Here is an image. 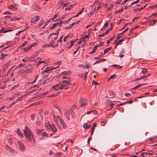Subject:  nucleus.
<instances>
[{
	"label": "nucleus",
	"mask_w": 157,
	"mask_h": 157,
	"mask_svg": "<svg viewBox=\"0 0 157 157\" xmlns=\"http://www.w3.org/2000/svg\"><path fill=\"white\" fill-rule=\"evenodd\" d=\"M24 134L28 141H33L34 142H35V139L34 137V135L27 126H26L25 128Z\"/></svg>",
	"instance_id": "nucleus-1"
},
{
	"label": "nucleus",
	"mask_w": 157,
	"mask_h": 157,
	"mask_svg": "<svg viewBox=\"0 0 157 157\" xmlns=\"http://www.w3.org/2000/svg\"><path fill=\"white\" fill-rule=\"evenodd\" d=\"M64 89L62 83H60L59 84L55 85V86H52L51 89H55L56 90H62Z\"/></svg>",
	"instance_id": "nucleus-2"
},
{
	"label": "nucleus",
	"mask_w": 157,
	"mask_h": 157,
	"mask_svg": "<svg viewBox=\"0 0 157 157\" xmlns=\"http://www.w3.org/2000/svg\"><path fill=\"white\" fill-rule=\"evenodd\" d=\"M17 143L19 146V148L20 150L22 151H25V148L23 143L19 141H17Z\"/></svg>",
	"instance_id": "nucleus-3"
},
{
	"label": "nucleus",
	"mask_w": 157,
	"mask_h": 157,
	"mask_svg": "<svg viewBox=\"0 0 157 157\" xmlns=\"http://www.w3.org/2000/svg\"><path fill=\"white\" fill-rule=\"evenodd\" d=\"M62 84L63 88H64V87L67 86V85H71V83L68 80L63 81L62 82Z\"/></svg>",
	"instance_id": "nucleus-4"
},
{
	"label": "nucleus",
	"mask_w": 157,
	"mask_h": 157,
	"mask_svg": "<svg viewBox=\"0 0 157 157\" xmlns=\"http://www.w3.org/2000/svg\"><path fill=\"white\" fill-rule=\"evenodd\" d=\"M59 66H58L57 67H47L45 69L44 71L42 72V74H44V73L48 72V71H50L52 69H55L59 67Z\"/></svg>",
	"instance_id": "nucleus-5"
},
{
	"label": "nucleus",
	"mask_w": 157,
	"mask_h": 157,
	"mask_svg": "<svg viewBox=\"0 0 157 157\" xmlns=\"http://www.w3.org/2000/svg\"><path fill=\"white\" fill-rule=\"evenodd\" d=\"M87 102V99L82 98L81 99L80 102H79L81 106H84L86 105Z\"/></svg>",
	"instance_id": "nucleus-6"
},
{
	"label": "nucleus",
	"mask_w": 157,
	"mask_h": 157,
	"mask_svg": "<svg viewBox=\"0 0 157 157\" xmlns=\"http://www.w3.org/2000/svg\"><path fill=\"white\" fill-rule=\"evenodd\" d=\"M39 18L40 17L39 16H36L35 17L31 19L30 22L32 23H34L35 22L37 21Z\"/></svg>",
	"instance_id": "nucleus-7"
},
{
	"label": "nucleus",
	"mask_w": 157,
	"mask_h": 157,
	"mask_svg": "<svg viewBox=\"0 0 157 157\" xmlns=\"http://www.w3.org/2000/svg\"><path fill=\"white\" fill-rule=\"evenodd\" d=\"M25 70H26L27 71H26V72H29L30 73L32 72V66L30 65H28L26 66H25Z\"/></svg>",
	"instance_id": "nucleus-8"
},
{
	"label": "nucleus",
	"mask_w": 157,
	"mask_h": 157,
	"mask_svg": "<svg viewBox=\"0 0 157 157\" xmlns=\"http://www.w3.org/2000/svg\"><path fill=\"white\" fill-rule=\"evenodd\" d=\"M40 135L41 136H48V135L47 134L46 132H44V130H40Z\"/></svg>",
	"instance_id": "nucleus-9"
},
{
	"label": "nucleus",
	"mask_w": 157,
	"mask_h": 157,
	"mask_svg": "<svg viewBox=\"0 0 157 157\" xmlns=\"http://www.w3.org/2000/svg\"><path fill=\"white\" fill-rule=\"evenodd\" d=\"M35 57L34 56H32L30 57H26V61H27V62H28L29 61L33 62L34 60V58Z\"/></svg>",
	"instance_id": "nucleus-10"
},
{
	"label": "nucleus",
	"mask_w": 157,
	"mask_h": 157,
	"mask_svg": "<svg viewBox=\"0 0 157 157\" xmlns=\"http://www.w3.org/2000/svg\"><path fill=\"white\" fill-rule=\"evenodd\" d=\"M52 115L53 117V120H54L55 122L57 123V125H58L59 123H57L58 121V119L57 118V117L56 116L55 114L54 113L52 114Z\"/></svg>",
	"instance_id": "nucleus-11"
},
{
	"label": "nucleus",
	"mask_w": 157,
	"mask_h": 157,
	"mask_svg": "<svg viewBox=\"0 0 157 157\" xmlns=\"http://www.w3.org/2000/svg\"><path fill=\"white\" fill-rule=\"evenodd\" d=\"M58 118L59 120L60 124H62V125H63L64 127H66V124L64 123L63 121L60 118L59 116H58Z\"/></svg>",
	"instance_id": "nucleus-12"
},
{
	"label": "nucleus",
	"mask_w": 157,
	"mask_h": 157,
	"mask_svg": "<svg viewBox=\"0 0 157 157\" xmlns=\"http://www.w3.org/2000/svg\"><path fill=\"white\" fill-rule=\"evenodd\" d=\"M50 129H52V131L54 133L56 132L57 131L56 128L54 124L52 125Z\"/></svg>",
	"instance_id": "nucleus-13"
},
{
	"label": "nucleus",
	"mask_w": 157,
	"mask_h": 157,
	"mask_svg": "<svg viewBox=\"0 0 157 157\" xmlns=\"http://www.w3.org/2000/svg\"><path fill=\"white\" fill-rule=\"evenodd\" d=\"M53 79V77H52L50 78H49L48 79H45L44 81V84L45 83H48V82H50L51 81H52Z\"/></svg>",
	"instance_id": "nucleus-14"
},
{
	"label": "nucleus",
	"mask_w": 157,
	"mask_h": 157,
	"mask_svg": "<svg viewBox=\"0 0 157 157\" xmlns=\"http://www.w3.org/2000/svg\"><path fill=\"white\" fill-rule=\"evenodd\" d=\"M148 84L147 83H144V84H140L136 86H135L133 88H132V89H136L137 88L140 87L141 86H144L145 85H146V84Z\"/></svg>",
	"instance_id": "nucleus-15"
},
{
	"label": "nucleus",
	"mask_w": 157,
	"mask_h": 157,
	"mask_svg": "<svg viewBox=\"0 0 157 157\" xmlns=\"http://www.w3.org/2000/svg\"><path fill=\"white\" fill-rule=\"evenodd\" d=\"M17 135L20 136V137H22L23 136L22 134L21 133V132L20 131V130L19 129H17Z\"/></svg>",
	"instance_id": "nucleus-16"
},
{
	"label": "nucleus",
	"mask_w": 157,
	"mask_h": 157,
	"mask_svg": "<svg viewBox=\"0 0 157 157\" xmlns=\"http://www.w3.org/2000/svg\"><path fill=\"white\" fill-rule=\"evenodd\" d=\"M62 74L63 75H69L71 74V71H64L62 72Z\"/></svg>",
	"instance_id": "nucleus-17"
},
{
	"label": "nucleus",
	"mask_w": 157,
	"mask_h": 157,
	"mask_svg": "<svg viewBox=\"0 0 157 157\" xmlns=\"http://www.w3.org/2000/svg\"><path fill=\"white\" fill-rule=\"evenodd\" d=\"M7 149L8 150V151L11 153V154H12V152L13 153V149L9 146H7Z\"/></svg>",
	"instance_id": "nucleus-18"
},
{
	"label": "nucleus",
	"mask_w": 157,
	"mask_h": 157,
	"mask_svg": "<svg viewBox=\"0 0 157 157\" xmlns=\"http://www.w3.org/2000/svg\"><path fill=\"white\" fill-rule=\"evenodd\" d=\"M108 25V22H106L104 25L103 27L101 29V30H105L106 28Z\"/></svg>",
	"instance_id": "nucleus-19"
},
{
	"label": "nucleus",
	"mask_w": 157,
	"mask_h": 157,
	"mask_svg": "<svg viewBox=\"0 0 157 157\" xmlns=\"http://www.w3.org/2000/svg\"><path fill=\"white\" fill-rule=\"evenodd\" d=\"M111 47H109L106 49H105L104 51V54H105L106 53H107L111 49Z\"/></svg>",
	"instance_id": "nucleus-20"
},
{
	"label": "nucleus",
	"mask_w": 157,
	"mask_h": 157,
	"mask_svg": "<svg viewBox=\"0 0 157 157\" xmlns=\"http://www.w3.org/2000/svg\"><path fill=\"white\" fill-rule=\"evenodd\" d=\"M80 21H78L77 22H74L72 24H71L69 27H68V28H69L70 29H71L72 27L74 25H75L78 23V22Z\"/></svg>",
	"instance_id": "nucleus-21"
},
{
	"label": "nucleus",
	"mask_w": 157,
	"mask_h": 157,
	"mask_svg": "<svg viewBox=\"0 0 157 157\" xmlns=\"http://www.w3.org/2000/svg\"><path fill=\"white\" fill-rule=\"evenodd\" d=\"M45 126L46 128L49 129H50L51 127L50 124H49L48 123H46L45 124Z\"/></svg>",
	"instance_id": "nucleus-22"
},
{
	"label": "nucleus",
	"mask_w": 157,
	"mask_h": 157,
	"mask_svg": "<svg viewBox=\"0 0 157 157\" xmlns=\"http://www.w3.org/2000/svg\"><path fill=\"white\" fill-rule=\"evenodd\" d=\"M112 67H114L116 68H119V69H121L122 67V66H119L115 64L113 65L112 66Z\"/></svg>",
	"instance_id": "nucleus-23"
},
{
	"label": "nucleus",
	"mask_w": 157,
	"mask_h": 157,
	"mask_svg": "<svg viewBox=\"0 0 157 157\" xmlns=\"http://www.w3.org/2000/svg\"><path fill=\"white\" fill-rule=\"evenodd\" d=\"M124 10V8H121V9L117 10L116 11V13L117 14L119 13H120L122 12Z\"/></svg>",
	"instance_id": "nucleus-24"
},
{
	"label": "nucleus",
	"mask_w": 157,
	"mask_h": 157,
	"mask_svg": "<svg viewBox=\"0 0 157 157\" xmlns=\"http://www.w3.org/2000/svg\"><path fill=\"white\" fill-rule=\"evenodd\" d=\"M73 6V5H70L68 7L66 8H65V10H70L71 8H72Z\"/></svg>",
	"instance_id": "nucleus-25"
},
{
	"label": "nucleus",
	"mask_w": 157,
	"mask_h": 157,
	"mask_svg": "<svg viewBox=\"0 0 157 157\" xmlns=\"http://www.w3.org/2000/svg\"><path fill=\"white\" fill-rule=\"evenodd\" d=\"M40 130L38 129H36L35 130V132L38 135H40Z\"/></svg>",
	"instance_id": "nucleus-26"
},
{
	"label": "nucleus",
	"mask_w": 157,
	"mask_h": 157,
	"mask_svg": "<svg viewBox=\"0 0 157 157\" xmlns=\"http://www.w3.org/2000/svg\"><path fill=\"white\" fill-rule=\"evenodd\" d=\"M83 128L85 129H88L89 127L88 126L87 124L86 123H85L83 125Z\"/></svg>",
	"instance_id": "nucleus-27"
},
{
	"label": "nucleus",
	"mask_w": 157,
	"mask_h": 157,
	"mask_svg": "<svg viewBox=\"0 0 157 157\" xmlns=\"http://www.w3.org/2000/svg\"><path fill=\"white\" fill-rule=\"evenodd\" d=\"M7 55L5 54H2L1 56V59H4L6 56Z\"/></svg>",
	"instance_id": "nucleus-28"
},
{
	"label": "nucleus",
	"mask_w": 157,
	"mask_h": 157,
	"mask_svg": "<svg viewBox=\"0 0 157 157\" xmlns=\"http://www.w3.org/2000/svg\"><path fill=\"white\" fill-rule=\"evenodd\" d=\"M147 72V70L146 68H144L142 71V73L144 74Z\"/></svg>",
	"instance_id": "nucleus-29"
},
{
	"label": "nucleus",
	"mask_w": 157,
	"mask_h": 157,
	"mask_svg": "<svg viewBox=\"0 0 157 157\" xmlns=\"http://www.w3.org/2000/svg\"><path fill=\"white\" fill-rule=\"evenodd\" d=\"M124 40L123 39H122L119 40V41L117 42H116V43L117 45H119L120 43L123 42Z\"/></svg>",
	"instance_id": "nucleus-30"
},
{
	"label": "nucleus",
	"mask_w": 157,
	"mask_h": 157,
	"mask_svg": "<svg viewBox=\"0 0 157 157\" xmlns=\"http://www.w3.org/2000/svg\"><path fill=\"white\" fill-rule=\"evenodd\" d=\"M128 28L126 29H125L123 31V32H122V33H120L119 34H118V35H121V34L124 33H125L127 31H128Z\"/></svg>",
	"instance_id": "nucleus-31"
},
{
	"label": "nucleus",
	"mask_w": 157,
	"mask_h": 157,
	"mask_svg": "<svg viewBox=\"0 0 157 157\" xmlns=\"http://www.w3.org/2000/svg\"><path fill=\"white\" fill-rule=\"evenodd\" d=\"M116 76L115 74H114L111 75L109 78L108 80V81H109L112 78H114V77Z\"/></svg>",
	"instance_id": "nucleus-32"
},
{
	"label": "nucleus",
	"mask_w": 157,
	"mask_h": 157,
	"mask_svg": "<svg viewBox=\"0 0 157 157\" xmlns=\"http://www.w3.org/2000/svg\"><path fill=\"white\" fill-rule=\"evenodd\" d=\"M72 86L73 85L72 84L71 85H67V86L64 87V89H69L70 88H71Z\"/></svg>",
	"instance_id": "nucleus-33"
},
{
	"label": "nucleus",
	"mask_w": 157,
	"mask_h": 157,
	"mask_svg": "<svg viewBox=\"0 0 157 157\" xmlns=\"http://www.w3.org/2000/svg\"><path fill=\"white\" fill-rule=\"evenodd\" d=\"M54 42L53 41H52V42L50 43V44H48V47H51L52 46L53 47H54V46L53 45V44H54Z\"/></svg>",
	"instance_id": "nucleus-34"
},
{
	"label": "nucleus",
	"mask_w": 157,
	"mask_h": 157,
	"mask_svg": "<svg viewBox=\"0 0 157 157\" xmlns=\"http://www.w3.org/2000/svg\"><path fill=\"white\" fill-rule=\"evenodd\" d=\"M95 112H96L94 111V110H91V111H90L88 112L87 113V114H89L91 113H93L94 114H96V113H95Z\"/></svg>",
	"instance_id": "nucleus-35"
},
{
	"label": "nucleus",
	"mask_w": 157,
	"mask_h": 157,
	"mask_svg": "<svg viewBox=\"0 0 157 157\" xmlns=\"http://www.w3.org/2000/svg\"><path fill=\"white\" fill-rule=\"evenodd\" d=\"M24 72L26 73V72L23 70L21 69L19 71V74H21Z\"/></svg>",
	"instance_id": "nucleus-36"
},
{
	"label": "nucleus",
	"mask_w": 157,
	"mask_h": 157,
	"mask_svg": "<svg viewBox=\"0 0 157 157\" xmlns=\"http://www.w3.org/2000/svg\"><path fill=\"white\" fill-rule=\"evenodd\" d=\"M67 112L66 113H65V114L66 115V116L67 117V118L68 119V120H69L70 119V116H69V114H68L67 115Z\"/></svg>",
	"instance_id": "nucleus-37"
},
{
	"label": "nucleus",
	"mask_w": 157,
	"mask_h": 157,
	"mask_svg": "<svg viewBox=\"0 0 157 157\" xmlns=\"http://www.w3.org/2000/svg\"><path fill=\"white\" fill-rule=\"evenodd\" d=\"M50 20H48L47 21H46V22H45V25H44V26L43 27V28H44L50 22Z\"/></svg>",
	"instance_id": "nucleus-38"
},
{
	"label": "nucleus",
	"mask_w": 157,
	"mask_h": 157,
	"mask_svg": "<svg viewBox=\"0 0 157 157\" xmlns=\"http://www.w3.org/2000/svg\"><path fill=\"white\" fill-rule=\"evenodd\" d=\"M146 5L147 4L145 5H144V6L143 7H141V8H138V9H137V10H139V11H140V10H142L143 9L145 8Z\"/></svg>",
	"instance_id": "nucleus-39"
},
{
	"label": "nucleus",
	"mask_w": 157,
	"mask_h": 157,
	"mask_svg": "<svg viewBox=\"0 0 157 157\" xmlns=\"http://www.w3.org/2000/svg\"><path fill=\"white\" fill-rule=\"evenodd\" d=\"M139 2V0H137L136 1H135V2H132L131 4V5H133L136 3H137L138 2Z\"/></svg>",
	"instance_id": "nucleus-40"
},
{
	"label": "nucleus",
	"mask_w": 157,
	"mask_h": 157,
	"mask_svg": "<svg viewBox=\"0 0 157 157\" xmlns=\"http://www.w3.org/2000/svg\"><path fill=\"white\" fill-rule=\"evenodd\" d=\"M30 47V45L27 47H26L24 49L25 51L31 49V48Z\"/></svg>",
	"instance_id": "nucleus-41"
},
{
	"label": "nucleus",
	"mask_w": 157,
	"mask_h": 157,
	"mask_svg": "<svg viewBox=\"0 0 157 157\" xmlns=\"http://www.w3.org/2000/svg\"><path fill=\"white\" fill-rule=\"evenodd\" d=\"M124 95L126 97H129L131 95V94L129 93H125Z\"/></svg>",
	"instance_id": "nucleus-42"
},
{
	"label": "nucleus",
	"mask_w": 157,
	"mask_h": 157,
	"mask_svg": "<svg viewBox=\"0 0 157 157\" xmlns=\"http://www.w3.org/2000/svg\"><path fill=\"white\" fill-rule=\"evenodd\" d=\"M26 65V64H19V66H17V67H21L22 66H25Z\"/></svg>",
	"instance_id": "nucleus-43"
},
{
	"label": "nucleus",
	"mask_w": 157,
	"mask_h": 157,
	"mask_svg": "<svg viewBox=\"0 0 157 157\" xmlns=\"http://www.w3.org/2000/svg\"><path fill=\"white\" fill-rule=\"evenodd\" d=\"M15 104L14 102H12L10 104L8 107V108H11L12 106L14 104Z\"/></svg>",
	"instance_id": "nucleus-44"
},
{
	"label": "nucleus",
	"mask_w": 157,
	"mask_h": 157,
	"mask_svg": "<svg viewBox=\"0 0 157 157\" xmlns=\"http://www.w3.org/2000/svg\"><path fill=\"white\" fill-rule=\"evenodd\" d=\"M112 30V29L111 28H110L109 29L107 30L106 31V34H108L109 31H110Z\"/></svg>",
	"instance_id": "nucleus-45"
},
{
	"label": "nucleus",
	"mask_w": 157,
	"mask_h": 157,
	"mask_svg": "<svg viewBox=\"0 0 157 157\" xmlns=\"http://www.w3.org/2000/svg\"><path fill=\"white\" fill-rule=\"evenodd\" d=\"M56 24H53V25H52V26L50 28V29H54V28H55L56 27Z\"/></svg>",
	"instance_id": "nucleus-46"
},
{
	"label": "nucleus",
	"mask_w": 157,
	"mask_h": 157,
	"mask_svg": "<svg viewBox=\"0 0 157 157\" xmlns=\"http://www.w3.org/2000/svg\"><path fill=\"white\" fill-rule=\"evenodd\" d=\"M73 111L72 109H69V111L68 112H67V113H68V114H69L71 113Z\"/></svg>",
	"instance_id": "nucleus-47"
},
{
	"label": "nucleus",
	"mask_w": 157,
	"mask_h": 157,
	"mask_svg": "<svg viewBox=\"0 0 157 157\" xmlns=\"http://www.w3.org/2000/svg\"><path fill=\"white\" fill-rule=\"evenodd\" d=\"M70 44H71V45L70 47H69L68 48H70L71 47H72V46L73 45V44H74V43H73V41H71L70 42Z\"/></svg>",
	"instance_id": "nucleus-48"
},
{
	"label": "nucleus",
	"mask_w": 157,
	"mask_h": 157,
	"mask_svg": "<svg viewBox=\"0 0 157 157\" xmlns=\"http://www.w3.org/2000/svg\"><path fill=\"white\" fill-rule=\"evenodd\" d=\"M63 38V36H61L60 38L58 40V41H59V42H62V39Z\"/></svg>",
	"instance_id": "nucleus-49"
},
{
	"label": "nucleus",
	"mask_w": 157,
	"mask_h": 157,
	"mask_svg": "<svg viewBox=\"0 0 157 157\" xmlns=\"http://www.w3.org/2000/svg\"><path fill=\"white\" fill-rule=\"evenodd\" d=\"M118 36V35H117V37L116 39L114 42L115 43H116V40H118L119 39H120L121 37Z\"/></svg>",
	"instance_id": "nucleus-50"
},
{
	"label": "nucleus",
	"mask_w": 157,
	"mask_h": 157,
	"mask_svg": "<svg viewBox=\"0 0 157 157\" xmlns=\"http://www.w3.org/2000/svg\"><path fill=\"white\" fill-rule=\"evenodd\" d=\"M35 118V116L34 114H33L31 116V118L32 120H34Z\"/></svg>",
	"instance_id": "nucleus-51"
},
{
	"label": "nucleus",
	"mask_w": 157,
	"mask_h": 157,
	"mask_svg": "<svg viewBox=\"0 0 157 157\" xmlns=\"http://www.w3.org/2000/svg\"><path fill=\"white\" fill-rule=\"evenodd\" d=\"M134 28L131 29L129 30V33L130 34H132L133 33V30L134 29Z\"/></svg>",
	"instance_id": "nucleus-52"
},
{
	"label": "nucleus",
	"mask_w": 157,
	"mask_h": 157,
	"mask_svg": "<svg viewBox=\"0 0 157 157\" xmlns=\"http://www.w3.org/2000/svg\"><path fill=\"white\" fill-rule=\"evenodd\" d=\"M36 43H34L33 44H31L30 45V48H32L33 46H36Z\"/></svg>",
	"instance_id": "nucleus-53"
},
{
	"label": "nucleus",
	"mask_w": 157,
	"mask_h": 157,
	"mask_svg": "<svg viewBox=\"0 0 157 157\" xmlns=\"http://www.w3.org/2000/svg\"><path fill=\"white\" fill-rule=\"evenodd\" d=\"M133 102V101L132 100H130L129 101H127L126 102V103L128 104H131Z\"/></svg>",
	"instance_id": "nucleus-54"
},
{
	"label": "nucleus",
	"mask_w": 157,
	"mask_h": 157,
	"mask_svg": "<svg viewBox=\"0 0 157 157\" xmlns=\"http://www.w3.org/2000/svg\"><path fill=\"white\" fill-rule=\"evenodd\" d=\"M101 63V61L100 60V59L98 60L94 63V64H97L98 63Z\"/></svg>",
	"instance_id": "nucleus-55"
},
{
	"label": "nucleus",
	"mask_w": 157,
	"mask_h": 157,
	"mask_svg": "<svg viewBox=\"0 0 157 157\" xmlns=\"http://www.w3.org/2000/svg\"><path fill=\"white\" fill-rule=\"evenodd\" d=\"M98 47L102 46L103 45V42L101 43L100 44H97Z\"/></svg>",
	"instance_id": "nucleus-56"
},
{
	"label": "nucleus",
	"mask_w": 157,
	"mask_h": 157,
	"mask_svg": "<svg viewBox=\"0 0 157 157\" xmlns=\"http://www.w3.org/2000/svg\"><path fill=\"white\" fill-rule=\"evenodd\" d=\"M96 51V50H95L93 48V50L91 51L90 53H89L90 54H93Z\"/></svg>",
	"instance_id": "nucleus-57"
},
{
	"label": "nucleus",
	"mask_w": 157,
	"mask_h": 157,
	"mask_svg": "<svg viewBox=\"0 0 157 157\" xmlns=\"http://www.w3.org/2000/svg\"><path fill=\"white\" fill-rule=\"evenodd\" d=\"M145 154L147 155V153H143L141 154V155L142 157H144V156H145L144 155Z\"/></svg>",
	"instance_id": "nucleus-58"
},
{
	"label": "nucleus",
	"mask_w": 157,
	"mask_h": 157,
	"mask_svg": "<svg viewBox=\"0 0 157 157\" xmlns=\"http://www.w3.org/2000/svg\"><path fill=\"white\" fill-rule=\"evenodd\" d=\"M56 35L57 36L58 35V33H52V34H50V36H52V35Z\"/></svg>",
	"instance_id": "nucleus-59"
},
{
	"label": "nucleus",
	"mask_w": 157,
	"mask_h": 157,
	"mask_svg": "<svg viewBox=\"0 0 157 157\" xmlns=\"http://www.w3.org/2000/svg\"><path fill=\"white\" fill-rule=\"evenodd\" d=\"M13 8H14L15 9H17L18 7V5L16 4H14V6H13Z\"/></svg>",
	"instance_id": "nucleus-60"
},
{
	"label": "nucleus",
	"mask_w": 157,
	"mask_h": 157,
	"mask_svg": "<svg viewBox=\"0 0 157 157\" xmlns=\"http://www.w3.org/2000/svg\"><path fill=\"white\" fill-rule=\"evenodd\" d=\"M26 59H26V57H25V59H23L22 60L23 62H27V61L26 60Z\"/></svg>",
	"instance_id": "nucleus-61"
},
{
	"label": "nucleus",
	"mask_w": 157,
	"mask_h": 157,
	"mask_svg": "<svg viewBox=\"0 0 157 157\" xmlns=\"http://www.w3.org/2000/svg\"><path fill=\"white\" fill-rule=\"evenodd\" d=\"M27 41H25L24 43L21 45V46H25V45L26 44H27Z\"/></svg>",
	"instance_id": "nucleus-62"
},
{
	"label": "nucleus",
	"mask_w": 157,
	"mask_h": 157,
	"mask_svg": "<svg viewBox=\"0 0 157 157\" xmlns=\"http://www.w3.org/2000/svg\"><path fill=\"white\" fill-rule=\"evenodd\" d=\"M92 83L93 84H94L95 85H96L97 84H98V83L96 82L94 80H93L92 81Z\"/></svg>",
	"instance_id": "nucleus-63"
},
{
	"label": "nucleus",
	"mask_w": 157,
	"mask_h": 157,
	"mask_svg": "<svg viewBox=\"0 0 157 157\" xmlns=\"http://www.w3.org/2000/svg\"><path fill=\"white\" fill-rule=\"evenodd\" d=\"M12 140H10V139H9V140H8V143L11 144H12Z\"/></svg>",
	"instance_id": "nucleus-64"
}]
</instances>
